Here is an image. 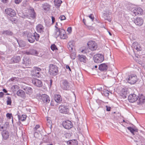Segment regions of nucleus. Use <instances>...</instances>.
Instances as JSON below:
<instances>
[{"mask_svg": "<svg viewBox=\"0 0 145 145\" xmlns=\"http://www.w3.org/2000/svg\"><path fill=\"white\" fill-rule=\"evenodd\" d=\"M57 0H55L54 2L55 3V5L56 6H59L60 5V4L62 2L61 1H59L57 3L56 2Z\"/></svg>", "mask_w": 145, "mask_h": 145, "instance_id": "79ce46f5", "label": "nucleus"}, {"mask_svg": "<svg viewBox=\"0 0 145 145\" xmlns=\"http://www.w3.org/2000/svg\"><path fill=\"white\" fill-rule=\"evenodd\" d=\"M53 81L52 79H50V82H48V84L50 83V86H49V88H50L52 86V83Z\"/></svg>", "mask_w": 145, "mask_h": 145, "instance_id": "864d4df0", "label": "nucleus"}, {"mask_svg": "<svg viewBox=\"0 0 145 145\" xmlns=\"http://www.w3.org/2000/svg\"><path fill=\"white\" fill-rule=\"evenodd\" d=\"M73 43L72 41H70L67 44V48L71 52L72 50L73 46Z\"/></svg>", "mask_w": 145, "mask_h": 145, "instance_id": "2f4dec72", "label": "nucleus"}, {"mask_svg": "<svg viewBox=\"0 0 145 145\" xmlns=\"http://www.w3.org/2000/svg\"><path fill=\"white\" fill-rule=\"evenodd\" d=\"M134 22L137 25L140 26L143 24L144 20L141 18L137 17L134 19Z\"/></svg>", "mask_w": 145, "mask_h": 145, "instance_id": "4468645a", "label": "nucleus"}, {"mask_svg": "<svg viewBox=\"0 0 145 145\" xmlns=\"http://www.w3.org/2000/svg\"><path fill=\"white\" fill-rule=\"evenodd\" d=\"M61 87L62 89L65 90H69L70 89L69 83L68 81L66 80L62 81Z\"/></svg>", "mask_w": 145, "mask_h": 145, "instance_id": "423d86ee", "label": "nucleus"}, {"mask_svg": "<svg viewBox=\"0 0 145 145\" xmlns=\"http://www.w3.org/2000/svg\"><path fill=\"white\" fill-rule=\"evenodd\" d=\"M44 27L40 24H39L36 26V30L37 32L41 33L44 32Z\"/></svg>", "mask_w": 145, "mask_h": 145, "instance_id": "aec40b11", "label": "nucleus"}, {"mask_svg": "<svg viewBox=\"0 0 145 145\" xmlns=\"http://www.w3.org/2000/svg\"><path fill=\"white\" fill-rule=\"evenodd\" d=\"M31 75L33 77H37V74H36V72L35 68L34 70H32L31 71Z\"/></svg>", "mask_w": 145, "mask_h": 145, "instance_id": "4c0bfd02", "label": "nucleus"}, {"mask_svg": "<svg viewBox=\"0 0 145 145\" xmlns=\"http://www.w3.org/2000/svg\"><path fill=\"white\" fill-rule=\"evenodd\" d=\"M50 105L52 106H54V101H51L50 103Z\"/></svg>", "mask_w": 145, "mask_h": 145, "instance_id": "69168bd1", "label": "nucleus"}, {"mask_svg": "<svg viewBox=\"0 0 145 145\" xmlns=\"http://www.w3.org/2000/svg\"><path fill=\"white\" fill-rule=\"evenodd\" d=\"M133 13L135 15L138 14H141L142 12V10L140 8H138L137 9L134 10Z\"/></svg>", "mask_w": 145, "mask_h": 145, "instance_id": "cd10ccee", "label": "nucleus"}, {"mask_svg": "<svg viewBox=\"0 0 145 145\" xmlns=\"http://www.w3.org/2000/svg\"><path fill=\"white\" fill-rule=\"evenodd\" d=\"M27 116L23 114L22 116L19 115H18V118L19 120H21L22 121H25L26 119Z\"/></svg>", "mask_w": 145, "mask_h": 145, "instance_id": "f704fd0d", "label": "nucleus"}, {"mask_svg": "<svg viewBox=\"0 0 145 145\" xmlns=\"http://www.w3.org/2000/svg\"><path fill=\"white\" fill-rule=\"evenodd\" d=\"M128 99L130 102L134 103L138 99L137 96L134 94H130L128 97Z\"/></svg>", "mask_w": 145, "mask_h": 145, "instance_id": "ddd939ff", "label": "nucleus"}, {"mask_svg": "<svg viewBox=\"0 0 145 145\" xmlns=\"http://www.w3.org/2000/svg\"><path fill=\"white\" fill-rule=\"evenodd\" d=\"M35 69L37 75V77L39 78L40 77L41 74L40 72L42 70L41 69L37 67H35Z\"/></svg>", "mask_w": 145, "mask_h": 145, "instance_id": "393cba45", "label": "nucleus"}, {"mask_svg": "<svg viewBox=\"0 0 145 145\" xmlns=\"http://www.w3.org/2000/svg\"><path fill=\"white\" fill-rule=\"evenodd\" d=\"M83 22L84 23V24L86 25V20L84 18L83 19Z\"/></svg>", "mask_w": 145, "mask_h": 145, "instance_id": "774afa93", "label": "nucleus"}, {"mask_svg": "<svg viewBox=\"0 0 145 145\" xmlns=\"http://www.w3.org/2000/svg\"><path fill=\"white\" fill-rule=\"evenodd\" d=\"M54 99L57 103H59L62 100V99L61 95H55Z\"/></svg>", "mask_w": 145, "mask_h": 145, "instance_id": "bb28decb", "label": "nucleus"}, {"mask_svg": "<svg viewBox=\"0 0 145 145\" xmlns=\"http://www.w3.org/2000/svg\"><path fill=\"white\" fill-rule=\"evenodd\" d=\"M23 89L27 94L30 95L33 92L32 89L30 87H26L24 88Z\"/></svg>", "mask_w": 145, "mask_h": 145, "instance_id": "4be33fe9", "label": "nucleus"}, {"mask_svg": "<svg viewBox=\"0 0 145 145\" xmlns=\"http://www.w3.org/2000/svg\"><path fill=\"white\" fill-rule=\"evenodd\" d=\"M137 80V77L136 75L132 74L129 76L127 81L128 83L131 84H135Z\"/></svg>", "mask_w": 145, "mask_h": 145, "instance_id": "6e6552de", "label": "nucleus"}, {"mask_svg": "<svg viewBox=\"0 0 145 145\" xmlns=\"http://www.w3.org/2000/svg\"><path fill=\"white\" fill-rule=\"evenodd\" d=\"M32 82L34 85L38 87H40L42 85V81L37 78H33L32 80Z\"/></svg>", "mask_w": 145, "mask_h": 145, "instance_id": "f8f14e48", "label": "nucleus"}, {"mask_svg": "<svg viewBox=\"0 0 145 145\" xmlns=\"http://www.w3.org/2000/svg\"><path fill=\"white\" fill-rule=\"evenodd\" d=\"M81 52L83 53H86V50H82Z\"/></svg>", "mask_w": 145, "mask_h": 145, "instance_id": "338daca9", "label": "nucleus"}, {"mask_svg": "<svg viewBox=\"0 0 145 145\" xmlns=\"http://www.w3.org/2000/svg\"><path fill=\"white\" fill-rule=\"evenodd\" d=\"M8 0H2V1L4 3H7L8 2Z\"/></svg>", "mask_w": 145, "mask_h": 145, "instance_id": "e2e57ef3", "label": "nucleus"}, {"mask_svg": "<svg viewBox=\"0 0 145 145\" xmlns=\"http://www.w3.org/2000/svg\"><path fill=\"white\" fill-rule=\"evenodd\" d=\"M27 38L28 41L30 43H33L36 40L38 41L40 38L39 35L35 32L32 34L31 33H29L27 35Z\"/></svg>", "mask_w": 145, "mask_h": 145, "instance_id": "f257e3e1", "label": "nucleus"}, {"mask_svg": "<svg viewBox=\"0 0 145 145\" xmlns=\"http://www.w3.org/2000/svg\"><path fill=\"white\" fill-rule=\"evenodd\" d=\"M49 141V137L48 136L45 135L42 138V142H41V144L43 142L48 143Z\"/></svg>", "mask_w": 145, "mask_h": 145, "instance_id": "c9c22d12", "label": "nucleus"}, {"mask_svg": "<svg viewBox=\"0 0 145 145\" xmlns=\"http://www.w3.org/2000/svg\"><path fill=\"white\" fill-rule=\"evenodd\" d=\"M104 94L105 96H108L109 95V93L107 91H104Z\"/></svg>", "mask_w": 145, "mask_h": 145, "instance_id": "4d7b16f0", "label": "nucleus"}, {"mask_svg": "<svg viewBox=\"0 0 145 145\" xmlns=\"http://www.w3.org/2000/svg\"><path fill=\"white\" fill-rule=\"evenodd\" d=\"M4 93L2 92H0V98H2L3 97Z\"/></svg>", "mask_w": 145, "mask_h": 145, "instance_id": "6e6d98bb", "label": "nucleus"}, {"mask_svg": "<svg viewBox=\"0 0 145 145\" xmlns=\"http://www.w3.org/2000/svg\"><path fill=\"white\" fill-rule=\"evenodd\" d=\"M135 48L138 51H140L141 50V48L139 46H137Z\"/></svg>", "mask_w": 145, "mask_h": 145, "instance_id": "3c124183", "label": "nucleus"}, {"mask_svg": "<svg viewBox=\"0 0 145 145\" xmlns=\"http://www.w3.org/2000/svg\"><path fill=\"white\" fill-rule=\"evenodd\" d=\"M18 43L20 47H23L24 46V45L22 44L21 42H18Z\"/></svg>", "mask_w": 145, "mask_h": 145, "instance_id": "bf43d9fd", "label": "nucleus"}, {"mask_svg": "<svg viewBox=\"0 0 145 145\" xmlns=\"http://www.w3.org/2000/svg\"><path fill=\"white\" fill-rule=\"evenodd\" d=\"M78 56L79 60L80 62L86 63V57L85 56L82 55H79Z\"/></svg>", "mask_w": 145, "mask_h": 145, "instance_id": "c756f323", "label": "nucleus"}, {"mask_svg": "<svg viewBox=\"0 0 145 145\" xmlns=\"http://www.w3.org/2000/svg\"><path fill=\"white\" fill-rule=\"evenodd\" d=\"M67 145H77L78 141L75 139L70 140L67 142Z\"/></svg>", "mask_w": 145, "mask_h": 145, "instance_id": "5701e85b", "label": "nucleus"}, {"mask_svg": "<svg viewBox=\"0 0 145 145\" xmlns=\"http://www.w3.org/2000/svg\"><path fill=\"white\" fill-rule=\"evenodd\" d=\"M9 19L12 23V24H13L14 23H16L15 22L16 21V18H9Z\"/></svg>", "mask_w": 145, "mask_h": 145, "instance_id": "ea45409f", "label": "nucleus"}, {"mask_svg": "<svg viewBox=\"0 0 145 145\" xmlns=\"http://www.w3.org/2000/svg\"><path fill=\"white\" fill-rule=\"evenodd\" d=\"M13 34V32L9 30H4L2 33V34L5 35L7 36H11Z\"/></svg>", "mask_w": 145, "mask_h": 145, "instance_id": "c85d7f7f", "label": "nucleus"}, {"mask_svg": "<svg viewBox=\"0 0 145 145\" xmlns=\"http://www.w3.org/2000/svg\"><path fill=\"white\" fill-rule=\"evenodd\" d=\"M30 50L31 52V55L38 56L39 52L36 50L34 49H30Z\"/></svg>", "mask_w": 145, "mask_h": 145, "instance_id": "473e14b6", "label": "nucleus"}, {"mask_svg": "<svg viewBox=\"0 0 145 145\" xmlns=\"http://www.w3.org/2000/svg\"><path fill=\"white\" fill-rule=\"evenodd\" d=\"M62 125L65 129H70L73 126L72 123L69 120H66L63 121Z\"/></svg>", "mask_w": 145, "mask_h": 145, "instance_id": "0eeeda50", "label": "nucleus"}, {"mask_svg": "<svg viewBox=\"0 0 145 145\" xmlns=\"http://www.w3.org/2000/svg\"><path fill=\"white\" fill-rule=\"evenodd\" d=\"M93 60L96 63H101L104 60V56L101 54H97L94 56Z\"/></svg>", "mask_w": 145, "mask_h": 145, "instance_id": "7ed1b4c3", "label": "nucleus"}, {"mask_svg": "<svg viewBox=\"0 0 145 145\" xmlns=\"http://www.w3.org/2000/svg\"><path fill=\"white\" fill-rule=\"evenodd\" d=\"M49 72L52 75L55 76L58 72V67L56 65L50 64L49 66Z\"/></svg>", "mask_w": 145, "mask_h": 145, "instance_id": "f03ea898", "label": "nucleus"}, {"mask_svg": "<svg viewBox=\"0 0 145 145\" xmlns=\"http://www.w3.org/2000/svg\"><path fill=\"white\" fill-rule=\"evenodd\" d=\"M22 64L24 65H25V66L26 67H28L29 65L31 64V61L30 59L28 57H24L22 62Z\"/></svg>", "mask_w": 145, "mask_h": 145, "instance_id": "a211bd4d", "label": "nucleus"}, {"mask_svg": "<svg viewBox=\"0 0 145 145\" xmlns=\"http://www.w3.org/2000/svg\"><path fill=\"white\" fill-rule=\"evenodd\" d=\"M135 126L133 125V128L131 127H127V128L131 133H133V132H138V129L137 128L135 129Z\"/></svg>", "mask_w": 145, "mask_h": 145, "instance_id": "72a5a7b5", "label": "nucleus"}, {"mask_svg": "<svg viewBox=\"0 0 145 145\" xmlns=\"http://www.w3.org/2000/svg\"><path fill=\"white\" fill-rule=\"evenodd\" d=\"M57 22H56V24L55 25V27L56 28V32H58L60 29L57 27Z\"/></svg>", "mask_w": 145, "mask_h": 145, "instance_id": "a18cd8bd", "label": "nucleus"}, {"mask_svg": "<svg viewBox=\"0 0 145 145\" xmlns=\"http://www.w3.org/2000/svg\"><path fill=\"white\" fill-rule=\"evenodd\" d=\"M3 140H8L10 134L9 132L6 130H3L1 132Z\"/></svg>", "mask_w": 145, "mask_h": 145, "instance_id": "9d476101", "label": "nucleus"}, {"mask_svg": "<svg viewBox=\"0 0 145 145\" xmlns=\"http://www.w3.org/2000/svg\"><path fill=\"white\" fill-rule=\"evenodd\" d=\"M50 6L47 3H44L42 5V7L44 10L46 11H49L50 8Z\"/></svg>", "mask_w": 145, "mask_h": 145, "instance_id": "b1692460", "label": "nucleus"}, {"mask_svg": "<svg viewBox=\"0 0 145 145\" xmlns=\"http://www.w3.org/2000/svg\"><path fill=\"white\" fill-rule=\"evenodd\" d=\"M59 112L61 113L66 114L69 110L68 107L64 105H61L59 107Z\"/></svg>", "mask_w": 145, "mask_h": 145, "instance_id": "9b49d317", "label": "nucleus"}, {"mask_svg": "<svg viewBox=\"0 0 145 145\" xmlns=\"http://www.w3.org/2000/svg\"><path fill=\"white\" fill-rule=\"evenodd\" d=\"M66 68L67 69H69V71H71V69L68 65H67L66 66Z\"/></svg>", "mask_w": 145, "mask_h": 145, "instance_id": "13d9d810", "label": "nucleus"}, {"mask_svg": "<svg viewBox=\"0 0 145 145\" xmlns=\"http://www.w3.org/2000/svg\"><path fill=\"white\" fill-rule=\"evenodd\" d=\"M88 29L89 30H93L94 29V28L92 26H89L88 27Z\"/></svg>", "mask_w": 145, "mask_h": 145, "instance_id": "680f3d73", "label": "nucleus"}, {"mask_svg": "<svg viewBox=\"0 0 145 145\" xmlns=\"http://www.w3.org/2000/svg\"><path fill=\"white\" fill-rule=\"evenodd\" d=\"M7 104L8 105H10L12 103V100L11 98L9 97H7Z\"/></svg>", "mask_w": 145, "mask_h": 145, "instance_id": "e433bc0d", "label": "nucleus"}, {"mask_svg": "<svg viewBox=\"0 0 145 145\" xmlns=\"http://www.w3.org/2000/svg\"><path fill=\"white\" fill-rule=\"evenodd\" d=\"M31 11L30 12L29 17V18L33 20H35L36 18V14L34 9L33 8L31 10Z\"/></svg>", "mask_w": 145, "mask_h": 145, "instance_id": "6ab92c4d", "label": "nucleus"}, {"mask_svg": "<svg viewBox=\"0 0 145 145\" xmlns=\"http://www.w3.org/2000/svg\"><path fill=\"white\" fill-rule=\"evenodd\" d=\"M40 126L39 125H37L33 129V131H38L37 129L39 128Z\"/></svg>", "mask_w": 145, "mask_h": 145, "instance_id": "a19ab883", "label": "nucleus"}, {"mask_svg": "<svg viewBox=\"0 0 145 145\" xmlns=\"http://www.w3.org/2000/svg\"><path fill=\"white\" fill-rule=\"evenodd\" d=\"M88 17L92 21H93L94 19V17L93 14H91L88 16Z\"/></svg>", "mask_w": 145, "mask_h": 145, "instance_id": "49530a36", "label": "nucleus"}, {"mask_svg": "<svg viewBox=\"0 0 145 145\" xmlns=\"http://www.w3.org/2000/svg\"><path fill=\"white\" fill-rule=\"evenodd\" d=\"M108 68L107 65L105 63H102L99 65V69L102 71H106Z\"/></svg>", "mask_w": 145, "mask_h": 145, "instance_id": "dca6fc26", "label": "nucleus"}, {"mask_svg": "<svg viewBox=\"0 0 145 145\" xmlns=\"http://www.w3.org/2000/svg\"><path fill=\"white\" fill-rule=\"evenodd\" d=\"M7 117L10 119L11 118V117L12 118L13 117L12 116V114L11 113H7L6 114Z\"/></svg>", "mask_w": 145, "mask_h": 145, "instance_id": "37998d69", "label": "nucleus"}, {"mask_svg": "<svg viewBox=\"0 0 145 145\" xmlns=\"http://www.w3.org/2000/svg\"><path fill=\"white\" fill-rule=\"evenodd\" d=\"M55 33L57 37L59 35L61 39H64L67 38L65 31L63 29H60L58 32H56Z\"/></svg>", "mask_w": 145, "mask_h": 145, "instance_id": "20e7f679", "label": "nucleus"}, {"mask_svg": "<svg viewBox=\"0 0 145 145\" xmlns=\"http://www.w3.org/2000/svg\"><path fill=\"white\" fill-rule=\"evenodd\" d=\"M51 50L53 51L57 50L56 46L54 44H52L51 45Z\"/></svg>", "mask_w": 145, "mask_h": 145, "instance_id": "58836bf2", "label": "nucleus"}, {"mask_svg": "<svg viewBox=\"0 0 145 145\" xmlns=\"http://www.w3.org/2000/svg\"><path fill=\"white\" fill-rule=\"evenodd\" d=\"M72 28L71 27H69L67 29V31L69 33H71L72 32Z\"/></svg>", "mask_w": 145, "mask_h": 145, "instance_id": "09e8293b", "label": "nucleus"}, {"mask_svg": "<svg viewBox=\"0 0 145 145\" xmlns=\"http://www.w3.org/2000/svg\"><path fill=\"white\" fill-rule=\"evenodd\" d=\"M21 57L19 56H14L11 59V61L14 63H18L21 60Z\"/></svg>", "mask_w": 145, "mask_h": 145, "instance_id": "412c9836", "label": "nucleus"}, {"mask_svg": "<svg viewBox=\"0 0 145 145\" xmlns=\"http://www.w3.org/2000/svg\"><path fill=\"white\" fill-rule=\"evenodd\" d=\"M22 0H15V3L16 4H18L21 3Z\"/></svg>", "mask_w": 145, "mask_h": 145, "instance_id": "603ef678", "label": "nucleus"}, {"mask_svg": "<svg viewBox=\"0 0 145 145\" xmlns=\"http://www.w3.org/2000/svg\"><path fill=\"white\" fill-rule=\"evenodd\" d=\"M41 99L43 103H49L50 101L49 97L45 94L42 95Z\"/></svg>", "mask_w": 145, "mask_h": 145, "instance_id": "2eb2a0df", "label": "nucleus"}, {"mask_svg": "<svg viewBox=\"0 0 145 145\" xmlns=\"http://www.w3.org/2000/svg\"><path fill=\"white\" fill-rule=\"evenodd\" d=\"M51 18L52 22V24H53L55 22V18L53 16H51Z\"/></svg>", "mask_w": 145, "mask_h": 145, "instance_id": "5fc2aeb1", "label": "nucleus"}, {"mask_svg": "<svg viewBox=\"0 0 145 145\" xmlns=\"http://www.w3.org/2000/svg\"><path fill=\"white\" fill-rule=\"evenodd\" d=\"M33 133L34 137L35 138L37 137L39 135L38 131H33Z\"/></svg>", "mask_w": 145, "mask_h": 145, "instance_id": "de8ad7c7", "label": "nucleus"}, {"mask_svg": "<svg viewBox=\"0 0 145 145\" xmlns=\"http://www.w3.org/2000/svg\"><path fill=\"white\" fill-rule=\"evenodd\" d=\"M96 101L97 103H100V104H101L102 103V101H101L100 100H97Z\"/></svg>", "mask_w": 145, "mask_h": 145, "instance_id": "0e129e2a", "label": "nucleus"}, {"mask_svg": "<svg viewBox=\"0 0 145 145\" xmlns=\"http://www.w3.org/2000/svg\"><path fill=\"white\" fill-rule=\"evenodd\" d=\"M47 125L48 127L51 129L52 127V123L51 120V118L49 117L47 118Z\"/></svg>", "mask_w": 145, "mask_h": 145, "instance_id": "7c9ffc66", "label": "nucleus"}, {"mask_svg": "<svg viewBox=\"0 0 145 145\" xmlns=\"http://www.w3.org/2000/svg\"><path fill=\"white\" fill-rule=\"evenodd\" d=\"M137 98H138V101L137 102L138 104H140L144 103L145 100V99L143 95L140 96V97L137 96Z\"/></svg>", "mask_w": 145, "mask_h": 145, "instance_id": "a878e982", "label": "nucleus"}, {"mask_svg": "<svg viewBox=\"0 0 145 145\" xmlns=\"http://www.w3.org/2000/svg\"><path fill=\"white\" fill-rule=\"evenodd\" d=\"M17 95L25 99L26 97V95L25 92L22 90H19L16 93Z\"/></svg>", "mask_w": 145, "mask_h": 145, "instance_id": "f3484780", "label": "nucleus"}, {"mask_svg": "<svg viewBox=\"0 0 145 145\" xmlns=\"http://www.w3.org/2000/svg\"><path fill=\"white\" fill-rule=\"evenodd\" d=\"M59 18L62 21L65 20L66 19V17L63 15H61Z\"/></svg>", "mask_w": 145, "mask_h": 145, "instance_id": "c03bdc74", "label": "nucleus"}, {"mask_svg": "<svg viewBox=\"0 0 145 145\" xmlns=\"http://www.w3.org/2000/svg\"><path fill=\"white\" fill-rule=\"evenodd\" d=\"M25 54L29 55H31V52L30 50V49L29 50V51L28 52L27 51L25 52Z\"/></svg>", "mask_w": 145, "mask_h": 145, "instance_id": "052dcab7", "label": "nucleus"}, {"mask_svg": "<svg viewBox=\"0 0 145 145\" xmlns=\"http://www.w3.org/2000/svg\"><path fill=\"white\" fill-rule=\"evenodd\" d=\"M106 110L107 111H110L111 107L109 106H108L107 105L106 106Z\"/></svg>", "mask_w": 145, "mask_h": 145, "instance_id": "8fccbe9b", "label": "nucleus"}, {"mask_svg": "<svg viewBox=\"0 0 145 145\" xmlns=\"http://www.w3.org/2000/svg\"><path fill=\"white\" fill-rule=\"evenodd\" d=\"M89 48L92 51H95L97 48L96 43L93 41H90L87 43Z\"/></svg>", "mask_w": 145, "mask_h": 145, "instance_id": "39448f33", "label": "nucleus"}, {"mask_svg": "<svg viewBox=\"0 0 145 145\" xmlns=\"http://www.w3.org/2000/svg\"><path fill=\"white\" fill-rule=\"evenodd\" d=\"M6 13L11 17L15 16L16 15V13L15 11L10 8H7L5 9Z\"/></svg>", "mask_w": 145, "mask_h": 145, "instance_id": "1a4fd4ad", "label": "nucleus"}]
</instances>
